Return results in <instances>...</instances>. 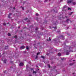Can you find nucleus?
Returning <instances> with one entry per match:
<instances>
[{"label":"nucleus","mask_w":76,"mask_h":76,"mask_svg":"<svg viewBox=\"0 0 76 76\" xmlns=\"http://www.w3.org/2000/svg\"><path fill=\"white\" fill-rule=\"evenodd\" d=\"M1 57V54L0 53V57Z\"/></svg>","instance_id":"34"},{"label":"nucleus","mask_w":76,"mask_h":76,"mask_svg":"<svg viewBox=\"0 0 76 76\" xmlns=\"http://www.w3.org/2000/svg\"><path fill=\"white\" fill-rule=\"evenodd\" d=\"M74 64V63H71L69 64L70 66H72V65H73V64Z\"/></svg>","instance_id":"12"},{"label":"nucleus","mask_w":76,"mask_h":76,"mask_svg":"<svg viewBox=\"0 0 76 76\" xmlns=\"http://www.w3.org/2000/svg\"><path fill=\"white\" fill-rule=\"evenodd\" d=\"M28 22H30V20H29L28 21Z\"/></svg>","instance_id":"39"},{"label":"nucleus","mask_w":76,"mask_h":76,"mask_svg":"<svg viewBox=\"0 0 76 76\" xmlns=\"http://www.w3.org/2000/svg\"><path fill=\"white\" fill-rule=\"evenodd\" d=\"M73 0H69V1H67V3H72L73 2Z\"/></svg>","instance_id":"2"},{"label":"nucleus","mask_w":76,"mask_h":76,"mask_svg":"<svg viewBox=\"0 0 76 76\" xmlns=\"http://www.w3.org/2000/svg\"><path fill=\"white\" fill-rule=\"evenodd\" d=\"M72 2V3L73 4H74V5H75V4H76V2Z\"/></svg>","instance_id":"9"},{"label":"nucleus","mask_w":76,"mask_h":76,"mask_svg":"<svg viewBox=\"0 0 76 76\" xmlns=\"http://www.w3.org/2000/svg\"><path fill=\"white\" fill-rule=\"evenodd\" d=\"M59 32H60V31H59Z\"/></svg>","instance_id":"53"},{"label":"nucleus","mask_w":76,"mask_h":76,"mask_svg":"<svg viewBox=\"0 0 76 76\" xmlns=\"http://www.w3.org/2000/svg\"><path fill=\"white\" fill-rule=\"evenodd\" d=\"M32 26H31L30 27L31 28V27H32Z\"/></svg>","instance_id":"44"},{"label":"nucleus","mask_w":76,"mask_h":76,"mask_svg":"<svg viewBox=\"0 0 76 76\" xmlns=\"http://www.w3.org/2000/svg\"><path fill=\"white\" fill-rule=\"evenodd\" d=\"M54 12H55V10H54Z\"/></svg>","instance_id":"54"},{"label":"nucleus","mask_w":76,"mask_h":76,"mask_svg":"<svg viewBox=\"0 0 76 76\" xmlns=\"http://www.w3.org/2000/svg\"><path fill=\"white\" fill-rule=\"evenodd\" d=\"M6 23H3V25H4V26H6Z\"/></svg>","instance_id":"18"},{"label":"nucleus","mask_w":76,"mask_h":76,"mask_svg":"<svg viewBox=\"0 0 76 76\" xmlns=\"http://www.w3.org/2000/svg\"><path fill=\"white\" fill-rule=\"evenodd\" d=\"M53 28H54V29H57V27H54Z\"/></svg>","instance_id":"25"},{"label":"nucleus","mask_w":76,"mask_h":76,"mask_svg":"<svg viewBox=\"0 0 76 76\" xmlns=\"http://www.w3.org/2000/svg\"><path fill=\"white\" fill-rule=\"evenodd\" d=\"M5 53H6V52H4V53L3 54H5Z\"/></svg>","instance_id":"33"},{"label":"nucleus","mask_w":76,"mask_h":76,"mask_svg":"<svg viewBox=\"0 0 76 76\" xmlns=\"http://www.w3.org/2000/svg\"><path fill=\"white\" fill-rule=\"evenodd\" d=\"M69 19H67L66 20V22H67L68 23H69Z\"/></svg>","instance_id":"8"},{"label":"nucleus","mask_w":76,"mask_h":76,"mask_svg":"<svg viewBox=\"0 0 76 76\" xmlns=\"http://www.w3.org/2000/svg\"><path fill=\"white\" fill-rule=\"evenodd\" d=\"M24 20H28V18H26L24 19Z\"/></svg>","instance_id":"19"},{"label":"nucleus","mask_w":76,"mask_h":76,"mask_svg":"<svg viewBox=\"0 0 76 76\" xmlns=\"http://www.w3.org/2000/svg\"><path fill=\"white\" fill-rule=\"evenodd\" d=\"M2 61H3V59H1Z\"/></svg>","instance_id":"48"},{"label":"nucleus","mask_w":76,"mask_h":76,"mask_svg":"<svg viewBox=\"0 0 76 76\" xmlns=\"http://www.w3.org/2000/svg\"><path fill=\"white\" fill-rule=\"evenodd\" d=\"M4 72V73H5V72Z\"/></svg>","instance_id":"51"},{"label":"nucleus","mask_w":76,"mask_h":76,"mask_svg":"<svg viewBox=\"0 0 76 76\" xmlns=\"http://www.w3.org/2000/svg\"><path fill=\"white\" fill-rule=\"evenodd\" d=\"M75 61V60H73V61Z\"/></svg>","instance_id":"40"},{"label":"nucleus","mask_w":76,"mask_h":76,"mask_svg":"<svg viewBox=\"0 0 76 76\" xmlns=\"http://www.w3.org/2000/svg\"><path fill=\"white\" fill-rule=\"evenodd\" d=\"M58 56H61V53H58Z\"/></svg>","instance_id":"10"},{"label":"nucleus","mask_w":76,"mask_h":76,"mask_svg":"<svg viewBox=\"0 0 76 76\" xmlns=\"http://www.w3.org/2000/svg\"><path fill=\"white\" fill-rule=\"evenodd\" d=\"M8 35L10 37V36H11V34L10 33H8Z\"/></svg>","instance_id":"17"},{"label":"nucleus","mask_w":76,"mask_h":76,"mask_svg":"<svg viewBox=\"0 0 76 76\" xmlns=\"http://www.w3.org/2000/svg\"><path fill=\"white\" fill-rule=\"evenodd\" d=\"M23 65V64L22 63V62H21L20 63V64L19 65V66H22Z\"/></svg>","instance_id":"3"},{"label":"nucleus","mask_w":76,"mask_h":76,"mask_svg":"<svg viewBox=\"0 0 76 76\" xmlns=\"http://www.w3.org/2000/svg\"><path fill=\"white\" fill-rule=\"evenodd\" d=\"M47 1H48L47 0H45L44 1V2H45V3H46V2H47Z\"/></svg>","instance_id":"22"},{"label":"nucleus","mask_w":76,"mask_h":76,"mask_svg":"<svg viewBox=\"0 0 76 76\" xmlns=\"http://www.w3.org/2000/svg\"><path fill=\"white\" fill-rule=\"evenodd\" d=\"M33 73H35V74H36L37 73V72L33 71Z\"/></svg>","instance_id":"11"},{"label":"nucleus","mask_w":76,"mask_h":76,"mask_svg":"<svg viewBox=\"0 0 76 76\" xmlns=\"http://www.w3.org/2000/svg\"><path fill=\"white\" fill-rule=\"evenodd\" d=\"M72 13H73V12H71V14H72Z\"/></svg>","instance_id":"38"},{"label":"nucleus","mask_w":76,"mask_h":76,"mask_svg":"<svg viewBox=\"0 0 76 76\" xmlns=\"http://www.w3.org/2000/svg\"><path fill=\"white\" fill-rule=\"evenodd\" d=\"M36 16H39V14L38 13H36Z\"/></svg>","instance_id":"23"},{"label":"nucleus","mask_w":76,"mask_h":76,"mask_svg":"<svg viewBox=\"0 0 76 76\" xmlns=\"http://www.w3.org/2000/svg\"><path fill=\"white\" fill-rule=\"evenodd\" d=\"M29 76H32V75H29Z\"/></svg>","instance_id":"35"},{"label":"nucleus","mask_w":76,"mask_h":76,"mask_svg":"<svg viewBox=\"0 0 76 76\" xmlns=\"http://www.w3.org/2000/svg\"><path fill=\"white\" fill-rule=\"evenodd\" d=\"M12 15V13H10L8 15V18H10V16H11Z\"/></svg>","instance_id":"5"},{"label":"nucleus","mask_w":76,"mask_h":76,"mask_svg":"<svg viewBox=\"0 0 76 76\" xmlns=\"http://www.w3.org/2000/svg\"><path fill=\"white\" fill-rule=\"evenodd\" d=\"M38 28H36L35 29V30H36V31H37V30H38Z\"/></svg>","instance_id":"26"},{"label":"nucleus","mask_w":76,"mask_h":76,"mask_svg":"<svg viewBox=\"0 0 76 76\" xmlns=\"http://www.w3.org/2000/svg\"><path fill=\"white\" fill-rule=\"evenodd\" d=\"M35 45V44H34V45Z\"/></svg>","instance_id":"49"},{"label":"nucleus","mask_w":76,"mask_h":76,"mask_svg":"<svg viewBox=\"0 0 76 76\" xmlns=\"http://www.w3.org/2000/svg\"><path fill=\"white\" fill-rule=\"evenodd\" d=\"M18 28H20V27L19 26L18 27Z\"/></svg>","instance_id":"45"},{"label":"nucleus","mask_w":76,"mask_h":76,"mask_svg":"<svg viewBox=\"0 0 76 76\" xmlns=\"http://www.w3.org/2000/svg\"><path fill=\"white\" fill-rule=\"evenodd\" d=\"M22 10H24V8L22 7Z\"/></svg>","instance_id":"32"},{"label":"nucleus","mask_w":76,"mask_h":76,"mask_svg":"<svg viewBox=\"0 0 76 76\" xmlns=\"http://www.w3.org/2000/svg\"><path fill=\"white\" fill-rule=\"evenodd\" d=\"M61 37L62 38V39H64V36H61Z\"/></svg>","instance_id":"14"},{"label":"nucleus","mask_w":76,"mask_h":76,"mask_svg":"<svg viewBox=\"0 0 76 76\" xmlns=\"http://www.w3.org/2000/svg\"><path fill=\"white\" fill-rule=\"evenodd\" d=\"M31 70H34V69L33 68H31Z\"/></svg>","instance_id":"31"},{"label":"nucleus","mask_w":76,"mask_h":76,"mask_svg":"<svg viewBox=\"0 0 76 76\" xmlns=\"http://www.w3.org/2000/svg\"><path fill=\"white\" fill-rule=\"evenodd\" d=\"M13 9H15V7H14L13 8Z\"/></svg>","instance_id":"37"},{"label":"nucleus","mask_w":76,"mask_h":76,"mask_svg":"<svg viewBox=\"0 0 76 76\" xmlns=\"http://www.w3.org/2000/svg\"><path fill=\"white\" fill-rule=\"evenodd\" d=\"M14 38H15L16 39V38H18V37L17 36L15 35L14 37Z\"/></svg>","instance_id":"13"},{"label":"nucleus","mask_w":76,"mask_h":76,"mask_svg":"<svg viewBox=\"0 0 76 76\" xmlns=\"http://www.w3.org/2000/svg\"><path fill=\"white\" fill-rule=\"evenodd\" d=\"M57 32H58V31H57Z\"/></svg>","instance_id":"52"},{"label":"nucleus","mask_w":76,"mask_h":76,"mask_svg":"<svg viewBox=\"0 0 76 76\" xmlns=\"http://www.w3.org/2000/svg\"><path fill=\"white\" fill-rule=\"evenodd\" d=\"M39 52L37 53V55H39Z\"/></svg>","instance_id":"30"},{"label":"nucleus","mask_w":76,"mask_h":76,"mask_svg":"<svg viewBox=\"0 0 76 76\" xmlns=\"http://www.w3.org/2000/svg\"><path fill=\"white\" fill-rule=\"evenodd\" d=\"M64 51H65V50H64Z\"/></svg>","instance_id":"55"},{"label":"nucleus","mask_w":76,"mask_h":76,"mask_svg":"<svg viewBox=\"0 0 76 76\" xmlns=\"http://www.w3.org/2000/svg\"><path fill=\"white\" fill-rule=\"evenodd\" d=\"M7 47L8 48V47Z\"/></svg>","instance_id":"56"},{"label":"nucleus","mask_w":76,"mask_h":76,"mask_svg":"<svg viewBox=\"0 0 76 76\" xmlns=\"http://www.w3.org/2000/svg\"><path fill=\"white\" fill-rule=\"evenodd\" d=\"M36 67H37V68H38V66H36Z\"/></svg>","instance_id":"36"},{"label":"nucleus","mask_w":76,"mask_h":76,"mask_svg":"<svg viewBox=\"0 0 76 76\" xmlns=\"http://www.w3.org/2000/svg\"><path fill=\"white\" fill-rule=\"evenodd\" d=\"M48 66L49 68H50V65L49 64H48Z\"/></svg>","instance_id":"29"},{"label":"nucleus","mask_w":76,"mask_h":76,"mask_svg":"<svg viewBox=\"0 0 76 76\" xmlns=\"http://www.w3.org/2000/svg\"><path fill=\"white\" fill-rule=\"evenodd\" d=\"M7 24H9V23H7Z\"/></svg>","instance_id":"46"},{"label":"nucleus","mask_w":76,"mask_h":76,"mask_svg":"<svg viewBox=\"0 0 76 76\" xmlns=\"http://www.w3.org/2000/svg\"><path fill=\"white\" fill-rule=\"evenodd\" d=\"M55 67H56V66H55Z\"/></svg>","instance_id":"57"},{"label":"nucleus","mask_w":76,"mask_h":76,"mask_svg":"<svg viewBox=\"0 0 76 76\" xmlns=\"http://www.w3.org/2000/svg\"><path fill=\"white\" fill-rule=\"evenodd\" d=\"M64 60V58H61V60Z\"/></svg>","instance_id":"21"},{"label":"nucleus","mask_w":76,"mask_h":76,"mask_svg":"<svg viewBox=\"0 0 76 76\" xmlns=\"http://www.w3.org/2000/svg\"><path fill=\"white\" fill-rule=\"evenodd\" d=\"M38 70H39V69H38Z\"/></svg>","instance_id":"47"},{"label":"nucleus","mask_w":76,"mask_h":76,"mask_svg":"<svg viewBox=\"0 0 76 76\" xmlns=\"http://www.w3.org/2000/svg\"><path fill=\"white\" fill-rule=\"evenodd\" d=\"M20 48H21V49H24V48H25V46H21L20 47Z\"/></svg>","instance_id":"6"},{"label":"nucleus","mask_w":76,"mask_h":76,"mask_svg":"<svg viewBox=\"0 0 76 76\" xmlns=\"http://www.w3.org/2000/svg\"><path fill=\"white\" fill-rule=\"evenodd\" d=\"M10 63H11V64H13V63H13V61H11Z\"/></svg>","instance_id":"20"},{"label":"nucleus","mask_w":76,"mask_h":76,"mask_svg":"<svg viewBox=\"0 0 76 76\" xmlns=\"http://www.w3.org/2000/svg\"><path fill=\"white\" fill-rule=\"evenodd\" d=\"M37 58H38V56H36V58H35V59H37Z\"/></svg>","instance_id":"27"},{"label":"nucleus","mask_w":76,"mask_h":76,"mask_svg":"<svg viewBox=\"0 0 76 76\" xmlns=\"http://www.w3.org/2000/svg\"><path fill=\"white\" fill-rule=\"evenodd\" d=\"M47 55H49V54H47Z\"/></svg>","instance_id":"41"},{"label":"nucleus","mask_w":76,"mask_h":76,"mask_svg":"<svg viewBox=\"0 0 76 76\" xmlns=\"http://www.w3.org/2000/svg\"><path fill=\"white\" fill-rule=\"evenodd\" d=\"M72 47H69V50H67L66 51V55H69V52H72Z\"/></svg>","instance_id":"1"},{"label":"nucleus","mask_w":76,"mask_h":76,"mask_svg":"<svg viewBox=\"0 0 76 76\" xmlns=\"http://www.w3.org/2000/svg\"><path fill=\"white\" fill-rule=\"evenodd\" d=\"M26 48L27 49V50H29V48L28 47V46H26Z\"/></svg>","instance_id":"16"},{"label":"nucleus","mask_w":76,"mask_h":76,"mask_svg":"<svg viewBox=\"0 0 76 76\" xmlns=\"http://www.w3.org/2000/svg\"><path fill=\"white\" fill-rule=\"evenodd\" d=\"M65 17H66V18H67V16H66Z\"/></svg>","instance_id":"43"},{"label":"nucleus","mask_w":76,"mask_h":76,"mask_svg":"<svg viewBox=\"0 0 76 76\" xmlns=\"http://www.w3.org/2000/svg\"><path fill=\"white\" fill-rule=\"evenodd\" d=\"M57 24H58V22L57 21H56V22H55L54 23V25H57Z\"/></svg>","instance_id":"4"},{"label":"nucleus","mask_w":76,"mask_h":76,"mask_svg":"<svg viewBox=\"0 0 76 76\" xmlns=\"http://www.w3.org/2000/svg\"><path fill=\"white\" fill-rule=\"evenodd\" d=\"M41 58H44V56H41Z\"/></svg>","instance_id":"28"},{"label":"nucleus","mask_w":76,"mask_h":76,"mask_svg":"<svg viewBox=\"0 0 76 76\" xmlns=\"http://www.w3.org/2000/svg\"><path fill=\"white\" fill-rule=\"evenodd\" d=\"M72 74H73V75H74V74H75V73H72Z\"/></svg>","instance_id":"42"},{"label":"nucleus","mask_w":76,"mask_h":76,"mask_svg":"<svg viewBox=\"0 0 76 76\" xmlns=\"http://www.w3.org/2000/svg\"><path fill=\"white\" fill-rule=\"evenodd\" d=\"M12 68H13V67L12 66L11 67Z\"/></svg>","instance_id":"50"},{"label":"nucleus","mask_w":76,"mask_h":76,"mask_svg":"<svg viewBox=\"0 0 76 76\" xmlns=\"http://www.w3.org/2000/svg\"><path fill=\"white\" fill-rule=\"evenodd\" d=\"M49 39H47V41H51V38L49 37Z\"/></svg>","instance_id":"15"},{"label":"nucleus","mask_w":76,"mask_h":76,"mask_svg":"<svg viewBox=\"0 0 76 76\" xmlns=\"http://www.w3.org/2000/svg\"><path fill=\"white\" fill-rule=\"evenodd\" d=\"M6 61H7V60L6 59H5V60H4V63H6Z\"/></svg>","instance_id":"7"},{"label":"nucleus","mask_w":76,"mask_h":76,"mask_svg":"<svg viewBox=\"0 0 76 76\" xmlns=\"http://www.w3.org/2000/svg\"><path fill=\"white\" fill-rule=\"evenodd\" d=\"M68 10H71V9H70V8L68 7Z\"/></svg>","instance_id":"24"}]
</instances>
